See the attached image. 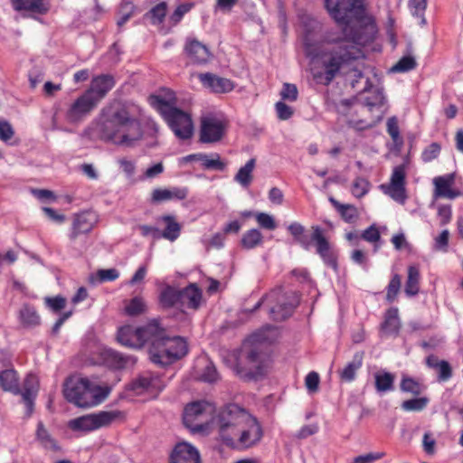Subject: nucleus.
<instances>
[{
  "instance_id": "f257e3e1",
  "label": "nucleus",
  "mask_w": 463,
  "mask_h": 463,
  "mask_svg": "<svg viewBox=\"0 0 463 463\" xmlns=\"http://www.w3.org/2000/svg\"><path fill=\"white\" fill-rule=\"evenodd\" d=\"M325 6L341 29L326 30L318 39L319 24L306 25L302 36L305 54L320 65L321 70L314 73L318 82L327 86L350 71L354 77L351 85L355 88L364 73L352 67L364 56L362 46L374 40L376 24L367 14L364 0H325Z\"/></svg>"
},
{
  "instance_id": "f03ea898",
  "label": "nucleus",
  "mask_w": 463,
  "mask_h": 463,
  "mask_svg": "<svg viewBox=\"0 0 463 463\" xmlns=\"http://www.w3.org/2000/svg\"><path fill=\"white\" fill-rule=\"evenodd\" d=\"M137 107L124 105L115 109L99 126L100 138L114 145L133 147L143 137Z\"/></svg>"
},
{
  "instance_id": "7ed1b4c3",
  "label": "nucleus",
  "mask_w": 463,
  "mask_h": 463,
  "mask_svg": "<svg viewBox=\"0 0 463 463\" xmlns=\"http://www.w3.org/2000/svg\"><path fill=\"white\" fill-rule=\"evenodd\" d=\"M188 352L185 340L180 336H168L165 328L156 323V331L154 332L148 354L150 360L160 366L172 364L184 357Z\"/></svg>"
},
{
  "instance_id": "20e7f679",
  "label": "nucleus",
  "mask_w": 463,
  "mask_h": 463,
  "mask_svg": "<svg viewBox=\"0 0 463 463\" xmlns=\"http://www.w3.org/2000/svg\"><path fill=\"white\" fill-rule=\"evenodd\" d=\"M311 229L312 233L308 235L306 228L298 222H294L288 226V231L297 243L306 250H309L311 246L315 244L316 252L324 263L336 271L338 269L336 251L330 245L320 226L314 225Z\"/></svg>"
},
{
  "instance_id": "39448f33",
  "label": "nucleus",
  "mask_w": 463,
  "mask_h": 463,
  "mask_svg": "<svg viewBox=\"0 0 463 463\" xmlns=\"http://www.w3.org/2000/svg\"><path fill=\"white\" fill-rule=\"evenodd\" d=\"M233 427L236 438L233 439V450L246 451L258 446L264 431L260 420L246 409L233 403Z\"/></svg>"
},
{
  "instance_id": "423d86ee",
  "label": "nucleus",
  "mask_w": 463,
  "mask_h": 463,
  "mask_svg": "<svg viewBox=\"0 0 463 463\" xmlns=\"http://www.w3.org/2000/svg\"><path fill=\"white\" fill-rule=\"evenodd\" d=\"M150 104L161 114L175 137L181 140L190 139L194 134V124L191 116L171 104L161 95H152Z\"/></svg>"
},
{
  "instance_id": "0eeeda50",
  "label": "nucleus",
  "mask_w": 463,
  "mask_h": 463,
  "mask_svg": "<svg viewBox=\"0 0 463 463\" xmlns=\"http://www.w3.org/2000/svg\"><path fill=\"white\" fill-rule=\"evenodd\" d=\"M65 399L78 407L88 408L98 405L106 397L102 389L87 378L71 376L63 385Z\"/></svg>"
},
{
  "instance_id": "6e6552de",
  "label": "nucleus",
  "mask_w": 463,
  "mask_h": 463,
  "mask_svg": "<svg viewBox=\"0 0 463 463\" xmlns=\"http://www.w3.org/2000/svg\"><path fill=\"white\" fill-rule=\"evenodd\" d=\"M260 333L250 335L243 343L242 352L245 354L247 365L236 366V373L244 381H258L266 373L264 354Z\"/></svg>"
},
{
  "instance_id": "1a4fd4ad",
  "label": "nucleus",
  "mask_w": 463,
  "mask_h": 463,
  "mask_svg": "<svg viewBox=\"0 0 463 463\" xmlns=\"http://www.w3.org/2000/svg\"><path fill=\"white\" fill-rule=\"evenodd\" d=\"M98 222L99 216L93 211H82L73 214L68 237L71 247L79 254L81 255L90 246L89 234Z\"/></svg>"
},
{
  "instance_id": "9d476101",
  "label": "nucleus",
  "mask_w": 463,
  "mask_h": 463,
  "mask_svg": "<svg viewBox=\"0 0 463 463\" xmlns=\"http://www.w3.org/2000/svg\"><path fill=\"white\" fill-rule=\"evenodd\" d=\"M213 411L214 407L209 402H193L184 408L183 415L184 424L193 433L205 434L209 430V419Z\"/></svg>"
},
{
  "instance_id": "9b49d317",
  "label": "nucleus",
  "mask_w": 463,
  "mask_h": 463,
  "mask_svg": "<svg viewBox=\"0 0 463 463\" xmlns=\"http://www.w3.org/2000/svg\"><path fill=\"white\" fill-rule=\"evenodd\" d=\"M275 300L277 301V304L270 307L269 314L271 318L276 321L288 318L298 304V298L295 292L292 291L281 295V290L279 289L274 290L269 295L262 297L250 310V312H253L260 308L265 301L271 303Z\"/></svg>"
},
{
  "instance_id": "f8f14e48",
  "label": "nucleus",
  "mask_w": 463,
  "mask_h": 463,
  "mask_svg": "<svg viewBox=\"0 0 463 463\" xmlns=\"http://www.w3.org/2000/svg\"><path fill=\"white\" fill-rule=\"evenodd\" d=\"M157 320L154 319L141 327L124 326L118 329V341L128 347L141 348L145 344L150 345L154 332L156 331Z\"/></svg>"
},
{
  "instance_id": "ddd939ff",
  "label": "nucleus",
  "mask_w": 463,
  "mask_h": 463,
  "mask_svg": "<svg viewBox=\"0 0 463 463\" xmlns=\"http://www.w3.org/2000/svg\"><path fill=\"white\" fill-rule=\"evenodd\" d=\"M118 416V411L88 414L70 420L69 427L73 430L91 431L109 425Z\"/></svg>"
},
{
  "instance_id": "4468645a",
  "label": "nucleus",
  "mask_w": 463,
  "mask_h": 463,
  "mask_svg": "<svg viewBox=\"0 0 463 463\" xmlns=\"http://www.w3.org/2000/svg\"><path fill=\"white\" fill-rule=\"evenodd\" d=\"M381 189L395 202L404 204L408 198L406 191V165L404 164L396 165L392 169L389 184H382Z\"/></svg>"
},
{
  "instance_id": "2eb2a0df",
  "label": "nucleus",
  "mask_w": 463,
  "mask_h": 463,
  "mask_svg": "<svg viewBox=\"0 0 463 463\" xmlns=\"http://www.w3.org/2000/svg\"><path fill=\"white\" fill-rule=\"evenodd\" d=\"M98 103L90 93L84 91L69 107L65 118L70 123H79L83 120L96 107Z\"/></svg>"
},
{
  "instance_id": "dca6fc26",
  "label": "nucleus",
  "mask_w": 463,
  "mask_h": 463,
  "mask_svg": "<svg viewBox=\"0 0 463 463\" xmlns=\"http://www.w3.org/2000/svg\"><path fill=\"white\" fill-rule=\"evenodd\" d=\"M213 422L218 428L221 439L227 446H231L232 404L230 402L217 411L215 417L213 418Z\"/></svg>"
},
{
  "instance_id": "f3484780",
  "label": "nucleus",
  "mask_w": 463,
  "mask_h": 463,
  "mask_svg": "<svg viewBox=\"0 0 463 463\" xmlns=\"http://www.w3.org/2000/svg\"><path fill=\"white\" fill-rule=\"evenodd\" d=\"M15 11L24 12L25 16L35 17L46 14L51 5L48 0H11Z\"/></svg>"
},
{
  "instance_id": "a211bd4d",
  "label": "nucleus",
  "mask_w": 463,
  "mask_h": 463,
  "mask_svg": "<svg viewBox=\"0 0 463 463\" xmlns=\"http://www.w3.org/2000/svg\"><path fill=\"white\" fill-rule=\"evenodd\" d=\"M223 134V126L221 121L212 117H204L201 120L200 141L202 143H214L219 141Z\"/></svg>"
},
{
  "instance_id": "6ab92c4d",
  "label": "nucleus",
  "mask_w": 463,
  "mask_h": 463,
  "mask_svg": "<svg viewBox=\"0 0 463 463\" xmlns=\"http://www.w3.org/2000/svg\"><path fill=\"white\" fill-rule=\"evenodd\" d=\"M115 79L109 74H101L92 79L90 88L86 90L99 104L115 86Z\"/></svg>"
},
{
  "instance_id": "aec40b11",
  "label": "nucleus",
  "mask_w": 463,
  "mask_h": 463,
  "mask_svg": "<svg viewBox=\"0 0 463 463\" xmlns=\"http://www.w3.org/2000/svg\"><path fill=\"white\" fill-rule=\"evenodd\" d=\"M455 178L456 175L454 173L435 177L433 179L435 197L448 198L450 200L459 197L462 193L451 188L455 183Z\"/></svg>"
},
{
  "instance_id": "412c9836",
  "label": "nucleus",
  "mask_w": 463,
  "mask_h": 463,
  "mask_svg": "<svg viewBox=\"0 0 463 463\" xmlns=\"http://www.w3.org/2000/svg\"><path fill=\"white\" fill-rule=\"evenodd\" d=\"M169 463H201L199 451L187 442H180L174 448Z\"/></svg>"
},
{
  "instance_id": "4be33fe9",
  "label": "nucleus",
  "mask_w": 463,
  "mask_h": 463,
  "mask_svg": "<svg viewBox=\"0 0 463 463\" xmlns=\"http://www.w3.org/2000/svg\"><path fill=\"white\" fill-rule=\"evenodd\" d=\"M373 88L370 80L367 78L365 80V85L363 89L364 91L370 92L368 96L364 98V104L368 108L370 111L373 109H377L379 115L377 116L378 119H382L383 115L384 113V106L386 104V98L380 89H375L373 91L371 90Z\"/></svg>"
},
{
  "instance_id": "5701e85b",
  "label": "nucleus",
  "mask_w": 463,
  "mask_h": 463,
  "mask_svg": "<svg viewBox=\"0 0 463 463\" xmlns=\"http://www.w3.org/2000/svg\"><path fill=\"white\" fill-rule=\"evenodd\" d=\"M39 391L38 378L34 374H28L24 381L21 389L22 401L27 409V415L30 416L33 411L34 400Z\"/></svg>"
},
{
  "instance_id": "b1692460",
  "label": "nucleus",
  "mask_w": 463,
  "mask_h": 463,
  "mask_svg": "<svg viewBox=\"0 0 463 463\" xmlns=\"http://www.w3.org/2000/svg\"><path fill=\"white\" fill-rule=\"evenodd\" d=\"M184 52L190 61L196 64H205L212 57V53L208 47L195 39L188 40L186 42Z\"/></svg>"
},
{
  "instance_id": "393cba45",
  "label": "nucleus",
  "mask_w": 463,
  "mask_h": 463,
  "mask_svg": "<svg viewBox=\"0 0 463 463\" xmlns=\"http://www.w3.org/2000/svg\"><path fill=\"white\" fill-rule=\"evenodd\" d=\"M202 291L195 284L180 289V307L198 309L202 301Z\"/></svg>"
},
{
  "instance_id": "a878e982",
  "label": "nucleus",
  "mask_w": 463,
  "mask_h": 463,
  "mask_svg": "<svg viewBox=\"0 0 463 463\" xmlns=\"http://www.w3.org/2000/svg\"><path fill=\"white\" fill-rule=\"evenodd\" d=\"M202 84L215 93H222L230 90L231 82L229 80L218 77L215 74L206 72L198 74Z\"/></svg>"
},
{
  "instance_id": "bb28decb",
  "label": "nucleus",
  "mask_w": 463,
  "mask_h": 463,
  "mask_svg": "<svg viewBox=\"0 0 463 463\" xmlns=\"http://www.w3.org/2000/svg\"><path fill=\"white\" fill-rule=\"evenodd\" d=\"M186 188L173 187L171 189H154L151 194L152 203H161L170 200H183L187 196Z\"/></svg>"
},
{
  "instance_id": "cd10ccee",
  "label": "nucleus",
  "mask_w": 463,
  "mask_h": 463,
  "mask_svg": "<svg viewBox=\"0 0 463 463\" xmlns=\"http://www.w3.org/2000/svg\"><path fill=\"white\" fill-rule=\"evenodd\" d=\"M401 327L399 310L397 307H390L384 314V320L381 325V330L386 335H398Z\"/></svg>"
},
{
  "instance_id": "c85d7f7f",
  "label": "nucleus",
  "mask_w": 463,
  "mask_h": 463,
  "mask_svg": "<svg viewBox=\"0 0 463 463\" xmlns=\"http://www.w3.org/2000/svg\"><path fill=\"white\" fill-rule=\"evenodd\" d=\"M159 220H161L165 224V228L160 232V237L170 241H175L181 233L180 223L173 215H163Z\"/></svg>"
},
{
  "instance_id": "c756f323",
  "label": "nucleus",
  "mask_w": 463,
  "mask_h": 463,
  "mask_svg": "<svg viewBox=\"0 0 463 463\" xmlns=\"http://www.w3.org/2000/svg\"><path fill=\"white\" fill-rule=\"evenodd\" d=\"M0 386L3 390L16 395L21 392L19 379L14 369L4 370L0 373Z\"/></svg>"
},
{
  "instance_id": "7c9ffc66",
  "label": "nucleus",
  "mask_w": 463,
  "mask_h": 463,
  "mask_svg": "<svg viewBox=\"0 0 463 463\" xmlns=\"http://www.w3.org/2000/svg\"><path fill=\"white\" fill-rule=\"evenodd\" d=\"M364 352H356L351 362H349L340 372V378L345 382H352L355 379L356 372L362 367Z\"/></svg>"
},
{
  "instance_id": "2f4dec72",
  "label": "nucleus",
  "mask_w": 463,
  "mask_h": 463,
  "mask_svg": "<svg viewBox=\"0 0 463 463\" xmlns=\"http://www.w3.org/2000/svg\"><path fill=\"white\" fill-rule=\"evenodd\" d=\"M256 160L250 158L241 166L234 176V180L244 189L250 186L253 181V170L255 168Z\"/></svg>"
},
{
  "instance_id": "473e14b6",
  "label": "nucleus",
  "mask_w": 463,
  "mask_h": 463,
  "mask_svg": "<svg viewBox=\"0 0 463 463\" xmlns=\"http://www.w3.org/2000/svg\"><path fill=\"white\" fill-rule=\"evenodd\" d=\"M420 274L419 269L411 265L408 267V275L405 282L404 292L408 297H414L420 291Z\"/></svg>"
},
{
  "instance_id": "72a5a7b5",
  "label": "nucleus",
  "mask_w": 463,
  "mask_h": 463,
  "mask_svg": "<svg viewBox=\"0 0 463 463\" xmlns=\"http://www.w3.org/2000/svg\"><path fill=\"white\" fill-rule=\"evenodd\" d=\"M331 204L336 209L341 218L347 223H354L358 218V213L355 206L352 204H343L334 197L329 198Z\"/></svg>"
},
{
  "instance_id": "f704fd0d",
  "label": "nucleus",
  "mask_w": 463,
  "mask_h": 463,
  "mask_svg": "<svg viewBox=\"0 0 463 463\" xmlns=\"http://www.w3.org/2000/svg\"><path fill=\"white\" fill-rule=\"evenodd\" d=\"M426 388L420 381L408 375H403L400 383V390L413 396L420 395Z\"/></svg>"
},
{
  "instance_id": "c9c22d12",
  "label": "nucleus",
  "mask_w": 463,
  "mask_h": 463,
  "mask_svg": "<svg viewBox=\"0 0 463 463\" xmlns=\"http://www.w3.org/2000/svg\"><path fill=\"white\" fill-rule=\"evenodd\" d=\"M159 301L163 307H180V289L166 286L160 293Z\"/></svg>"
},
{
  "instance_id": "e433bc0d",
  "label": "nucleus",
  "mask_w": 463,
  "mask_h": 463,
  "mask_svg": "<svg viewBox=\"0 0 463 463\" xmlns=\"http://www.w3.org/2000/svg\"><path fill=\"white\" fill-rule=\"evenodd\" d=\"M394 374L385 371L374 374L375 389L378 392H386L394 389Z\"/></svg>"
},
{
  "instance_id": "4c0bfd02",
  "label": "nucleus",
  "mask_w": 463,
  "mask_h": 463,
  "mask_svg": "<svg viewBox=\"0 0 463 463\" xmlns=\"http://www.w3.org/2000/svg\"><path fill=\"white\" fill-rule=\"evenodd\" d=\"M129 360V356H125L112 349H109L104 352V361L106 364L116 369L125 367L128 364Z\"/></svg>"
},
{
  "instance_id": "58836bf2",
  "label": "nucleus",
  "mask_w": 463,
  "mask_h": 463,
  "mask_svg": "<svg viewBox=\"0 0 463 463\" xmlns=\"http://www.w3.org/2000/svg\"><path fill=\"white\" fill-rule=\"evenodd\" d=\"M263 241L261 232L257 229H251L247 231L241 241L242 248L246 250H251L260 245Z\"/></svg>"
},
{
  "instance_id": "ea45409f",
  "label": "nucleus",
  "mask_w": 463,
  "mask_h": 463,
  "mask_svg": "<svg viewBox=\"0 0 463 463\" xmlns=\"http://www.w3.org/2000/svg\"><path fill=\"white\" fill-rule=\"evenodd\" d=\"M36 437L45 449H49L53 451L59 450L57 442L54 439H52L48 430L44 428L43 422L38 423Z\"/></svg>"
},
{
  "instance_id": "a19ab883",
  "label": "nucleus",
  "mask_w": 463,
  "mask_h": 463,
  "mask_svg": "<svg viewBox=\"0 0 463 463\" xmlns=\"http://www.w3.org/2000/svg\"><path fill=\"white\" fill-rule=\"evenodd\" d=\"M20 318L26 326H34L40 324V316L33 307L24 305L20 310Z\"/></svg>"
},
{
  "instance_id": "79ce46f5",
  "label": "nucleus",
  "mask_w": 463,
  "mask_h": 463,
  "mask_svg": "<svg viewBox=\"0 0 463 463\" xmlns=\"http://www.w3.org/2000/svg\"><path fill=\"white\" fill-rule=\"evenodd\" d=\"M429 402L430 399L426 396H415V398L402 402L401 408L404 411H421L428 406Z\"/></svg>"
},
{
  "instance_id": "37998d69",
  "label": "nucleus",
  "mask_w": 463,
  "mask_h": 463,
  "mask_svg": "<svg viewBox=\"0 0 463 463\" xmlns=\"http://www.w3.org/2000/svg\"><path fill=\"white\" fill-rule=\"evenodd\" d=\"M198 160L202 162V165L205 169L222 171L225 168V164L221 161L218 154L211 156L202 154L198 156Z\"/></svg>"
},
{
  "instance_id": "c03bdc74",
  "label": "nucleus",
  "mask_w": 463,
  "mask_h": 463,
  "mask_svg": "<svg viewBox=\"0 0 463 463\" xmlns=\"http://www.w3.org/2000/svg\"><path fill=\"white\" fill-rule=\"evenodd\" d=\"M401 287L402 277L401 275L395 273L392 276V279L386 287L385 299L388 303H393L397 299L398 294L401 290Z\"/></svg>"
},
{
  "instance_id": "a18cd8bd",
  "label": "nucleus",
  "mask_w": 463,
  "mask_h": 463,
  "mask_svg": "<svg viewBox=\"0 0 463 463\" xmlns=\"http://www.w3.org/2000/svg\"><path fill=\"white\" fill-rule=\"evenodd\" d=\"M409 7L413 16L418 17L420 25H425L427 21L424 14L427 8V0H409Z\"/></svg>"
},
{
  "instance_id": "49530a36",
  "label": "nucleus",
  "mask_w": 463,
  "mask_h": 463,
  "mask_svg": "<svg viewBox=\"0 0 463 463\" xmlns=\"http://www.w3.org/2000/svg\"><path fill=\"white\" fill-rule=\"evenodd\" d=\"M159 379L151 375H143L133 383V389L150 391L157 387Z\"/></svg>"
},
{
  "instance_id": "de8ad7c7",
  "label": "nucleus",
  "mask_w": 463,
  "mask_h": 463,
  "mask_svg": "<svg viewBox=\"0 0 463 463\" xmlns=\"http://www.w3.org/2000/svg\"><path fill=\"white\" fill-rule=\"evenodd\" d=\"M146 310V304L142 298L135 297L125 307V312L131 317L143 314Z\"/></svg>"
},
{
  "instance_id": "09e8293b",
  "label": "nucleus",
  "mask_w": 463,
  "mask_h": 463,
  "mask_svg": "<svg viewBox=\"0 0 463 463\" xmlns=\"http://www.w3.org/2000/svg\"><path fill=\"white\" fill-rule=\"evenodd\" d=\"M166 14V4L162 2L154 6L146 16L148 17L152 24H159L164 21Z\"/></svg>"
},
{
  "instance_id": "8fccbe9b",
  "label": "nucleus",
  "mask_w": 463,
  "mask_h": 463,
  "mask_svg": "<svg viewBox=\"0 0 463 463\" xmlns=\"http://www.w3.org/2000/svg\"><path fill=\"white\" fill-rule=\"evenodd\" d=\"M416 65L417 63L413 57L404 56L392 67L391 71L392 72H406L413 70Z\"/></svg>"
},
{
  "instance_id": "3c124183",
  "label": "nucleus",
  "mask_w": 463,
  "mask_h": 463,
  "mask_svg": "<svg viewBox=\"0 0 463 463\" xmlns=\"http://www.w3.org/2000/svg\"><path fill=\"white\" fill-rule=\"evenodd\" d=\"M434 369L438 372L437 379L439 383L449 381L453 375L451 365L446 360H440Z\"/></svg>"
},
{
  "instance_id": "603ef678",
  "label": "nucleus",
  "mask_w": 463,
  "mask_h": 463,
  "mask_svg": "<svg viewBox=\"0 0 463 463\" xmlns=\"http://www.w3.org/2000/svg\"><path fill=\"white\" fill-rule=\"evenodd\" d=\"M370 188V183L364 177H357L352 185V194L356 198L364 196Z\"/></svg>"
},
{
  "instance_id": "864d4df0",
  "label": "nucleus",
  "mask_w": 463,
  "mask_h": 463,
  "mask_svg": "<svg viewBox=\"0 0 463 463\" xmlns=\"http://www.w3.org/2000/svg\"><path fill=\"white\" fill-rule=\"evenodd\" d=\"M441 146L439 143L433 142L425 147L421 153V159L425 163H429L436 159L440 154Z\"/></svg>"
},
{
  "instance_id": "5fc2aeb1",
  "label": "nucleus",
  "mask_w": 463,
  "mask_h": 463,
  "mask_svg": "<svg viewBox=\"0 0 463 463\" xmlns=\"http://www.w3.org/2000/svg\"><path fill=\"white\" fill-rule=\"evenodd\" d=\"M280 97L283 100L294 102L298 98V90L295 84L284 83L280 90Z\"/></svg>"
},
{
  "instance_id": "6e6d98bb",
  "label": "nucleus",
  "mask_w": 463,
  "mask_h": 463,
  "mask_svg": "<svg viewBox=\"0 0 463 463\" xmlns=\"http://www.w3.org/2000/svg\"><path fill=\"white\" fill-rule=\"evenodd\" d=\"M449 230H443L441 233L434 239L433 250L436 251L447 252L449 248Z\"/></svg>"
},
{
  "instance_id": "4d7b16f0",
  "label": "nucleus",
  "mask_w": 463,
  "mask_h": 463,
  "mask_svg": "<svg viewBox=\"0 0 463 463\" xmlns=\"http://www.w3.org/2000/svg\"><path fill=\"white\" fill-rule=\"evenodd\" d=\"M275 110L277 113V117L280 120H288L294 114L293 109L290 106L287 105L284 101H281V100L278 101L275 104Z\"/></svg>"
},
{
  "instance_id": "13d9d810",
  "label": "nucleus",
  "mask_w": 463,
  "mask_h": 463,
  "mask_svg": "<svg viewBox=\"0 0 463 463\" xmlns=\"http://www.w3.org/2000/svg\"><path fill=\"white\" fill-rule=\"evenodd\" d=\"M256 220L261 228L273 231L277 228L274 218L265 213H260L256 215Z\"/></svg>"
},
{
  "instance_id": "bf43d9fd",
  "label": "nucleus",
  "mask_w": 463,
  "mask_h": 463,
  "mask_svg": "<svg viewBox=\"0 0 463 463\" xmlns=\"http://www.w3.org/2000/svg\"><path fill=\"white\" fill-rule=\"evenodd\" d=\"M14 135L12 125L5 119L0 118V140L9 141Z\"/></svg>"
},
{
  "instance_id": "052dcab7",
  "label": "nucleus",
  "mask_w": 463,
  "mask_h": 463,
  "mask_svg": "<svg viewBox=\"0 0 463 463\" xmlns=\"http://www.w3.org/2000/svg\"><path fill=\"white\" fill-rule=\"evenodd\" d=\"M200 380L205 383H214L218 380V373L213 364L210 363L205 366Z\"/></svg>"
},
{
  "instance_id": "680f3d73",
  "label": "nucleus",
  "mask_w": 463,
  "mask_h": 463,
  "mask_svg": "<svg viewBox=\"0 0 463 463\" xmlns=\"http://www.w3.org/2000/svg\"><path fill=\"white\" fill-rule=\"evenodd\" d=\"M194 6V4L192 3H185V4H182L180 5H178L176 7V9L175 10V12L172 14L171 15V21L174 23V24H177L181 21V19L183 18V16L188 13L192 7Z\"/></svg>"
},
{
  "instance_id": "e2e57ef3",
  "label": "nucleus",
  "mask_w": 463,
  "mask_h": 463,
  "mask_svg": "<svg viewBox=\"0 0 463 463\" xmlns=\"http://www.w3.org/2000/svg\"><path fill=\"white\" fill-rule=\"evenodd\" d=\"M361 237L368 242H376L381 239L380 232L374 224L364 230Z\"/></svg>"
},
{
  "instance_id": "0e129e2a",
  "label": "nucleus",
  "mask_w": 463,
  "mask_h": 463,
  "mask_svg": "<svg viewBox=\"0 0 463 463\" xmlns=\"http://www.w3.org/2000/svg\"><path fill=\"white\" fill-rule=\"evenodd\" d=\"M47 306L54 312H59L65 307L66 299L57 296L55 298H47L45 299Z\"/></svg>"
},
{
  "instance_id": "69168bd1",
  "label": "nucleus",
  "mask_w": 463,
  "mask_h": 463,
  "mask_svg": "<svg viewBox=\"0 0 463 463\" xmlns=\"http://www.w3.org/2000/svg\"><path fill=\"white\" fill-rule=\"evenodd\" d=\"M387 132L393 142H397L400 139V129L396 118L392 117L387 120Z\"/></svg>"
},
{
  "instance_id": "338daca9",
  "label": "nucleus",
  "mask_w": 463,
  "mask_h": 463,
  "mask_svg": "<svg viewBox=\"0 0 463 463\" xmlns=\"http://www.w3.org/2000/svg\"><path fill=\"white\" fill-rule=\"evenodd\" d=\"M306 387L310 392H317L319 384V375L316 372H310L306 376Z\"/></svg>"
},
{
  "instance_id": "774afa93",
  "label": "nucleus",
  "mask_w": 463,
  "mask_h": 463,
  "mask_svg": "<svg viewBox=\"0 0 463 463\" xmlns=\"http://www.w3.org/2000/svg\"><path fill=\"white\" fill-rule=\"evenodd\" d=\"M384 456L383 452L377 453H368L364 455H360L354 458L353 463H373L375 460L382 458Z\"/></svg>"
}]
</instances>
